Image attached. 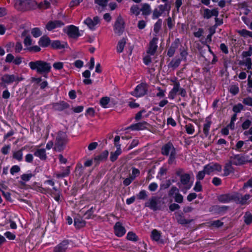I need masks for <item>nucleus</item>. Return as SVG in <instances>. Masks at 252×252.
Segmentation results:
<instances>
[{
	"label": "nucleus",
	"instance_id": "nucleus-1",
	"mask_svg": "<svg viewBox=\"0 0 252 252\" xmlns=\"http://www.w3.org/2000/svg\"><path fill=\"white\" fill-rule=\"evenodd\" d=\"M29 66L32 70H35L37 73L42 74L45 77H47L52 68L50 63L42 60L30 62Z\"/></svg>",
	"mask_w": 252,
	"mask_h": 252
},
{
	"label": "nucleus",
	"instance_id": "nucleus-2",
	"mask_svg": "<svg viewBox=\"0 0 252 252\" xmlns=\"http://www.w3.org/2000/svg\"><path fill=\"white\" fill-rule=\"evenodd\" d=\"M36 1L32 0H15L14 6L20 11H26L31 9H34V5Z\"/></svg>",
	"mask_w": 252,
	"mask_h": 252
},
{
	"label": "nucleus",
	"instance_id": "nucleus-3",
	"mask_svg": "<svg viewBox=\"0 0 252 252\" xmlns=\"http://www.w3.org/2000/svg\"><path fill=\"white\" fill-rule=\"evenodd\" d=\"M67 142L66 134L62 131L59 132L56 138L55 149L56 150H63Z\"/></svg>",
	"mask_w": 252,
	"mask_h": 252
},
{
	"label": "nucleus",
	"instance_id": "nucleus-4",
	"mask_svg": "<svg viewBox=\"0 0 252 252\" xmlns=\"http://www.w3.org/2000/svg\"><path fill=\"white\" fill-rule=\"evenodd\" d=\"M24 80L22 75L18 74H5L2 75L1 78L2 83L4 84H10L13 82L18 83Z\"/></svg>",
	"mask_w": 252,
	"mask_h": 252
},
{
	"label": "nucleus",
	"instance_id": "nucleus-5",
	"mask_svg": "<svg viewBox=\"0 0 252 252\" xmlns=\"http://www.w3.org/2000/svg\"><path fill=\"white\" fill-rule=\"evenodd\" d=\"M192 184V182H190L189 175L186 174L181 176L179 187L182 191L186 193L187 191L191 188Z\"/></svg>",
	"mask_w": 252,
	"mask_h": 252
},
{
	"label": "nucleus",
	"instance_id": "nucleus-6",
	"mask_svg": "<svg viewBox=\"0 0 252 252\" xmlns=\"http://www.w3.org/2000/svg\"><path fill=\"white\" fill-rule=\"evenodd\" d=\"M205 172L207 175H213L221 170V166L216 163H211L205 165L204 167Z\"/></svg>",
	"mask_w": 252,
	"mask_h": 252
},
{
	"label": "nucleus",
	"instance_id": "nucleus-7",
	"mask_svg": "<svg viewBox=\"0 0 252 252\" xmlns=\"http://www.w3.org/2000/svg\"><path fill=\"white\" fill-rule=\"evenodd\" d=\"M147 90V85L145 83H141L136 87L134 90L131 93V94L137 97H141L146 94Z\"/></svg>",
	"mask_w": 252,
	"mask_h": 252
},
{
	"label": "nucleus",
	"instance_id": "nucleus-8",
	"mask_svg": "<svg viewBox=\"0 0 252 252\" xmlns=\"http://www.w3.org/2000/svg\"><path fill=\"white\" fill-rule=\"evenodd\" d=\"M64 31L69 36L72 38H76L79 36V29L73 25H70L67 27Z\"/></svg>",
	"mask_w": 252,
	"mask_h": 252
},
{
	"label": "nucleus",
	"instance_id": "nucleus-9",
	"mask_svg": "<svg viewBox=\"0 0 252 252\" xmlns=\"http://www.w3.org/2000/svg\"><path fill=\"white\" fill-rule=\"evenodd\" d=\"M116 102L112 98L105 96L102 97L100 100V105L104 108H110L114 106Z\"/></svg>",
	"mask_w": 252,
	"mask_h": 252
},
{
	"label": "nucleus",
	"instance_id": "nucleus-10",
	"mask_svg": "<svg viewBox=\"0 0 252 252\" xmlns=\"http://www.w3.org/2000/svg\"><path fill=\"white\" fill-rule=\"evenodd\" d=\"M99 21L98 17L96 16L94 17L93 19L88 17L84 21L83 23L86 24L90 29L94 30L95 29L96 26L98 24Z\"/></svg>",
	"mask_w": 252,
	"mask_h": 252
},
{
	"label": "nucleus",
	"instance_id": "nucleus-11",
	"mask_svg": "<svg viewBox=\"0 0 252 252\" xmlns=\"http://www.w3.org/2000/svg\"><path fill=\"white\" fill-rule=\"evenodd\" d=\"M114 229L115 234L120 237L124 236L126 232L125 228L120 222H117L115 223Z\"/></svg>",
	"mask_w": 252,
	"mask_h": 252
},
{
	"label": "nucleus",
	"instance_id": "nucleus-12",
	"mask_svg": "<svg viewBox=\"0 0 252 252\" xmlns=\"http://www.w3.org/2000/svg\"><path fill=\"white\" fill-rule=\"evenodd\" d=\"M124 21L121 18L119 17L117 19L114 29L116 33L120 35L122 33L124 28Z\"/></svg>",
	"mask_w": 252,
	"mask_h": 252
},
{
	"label": "nucleus",
	"instance_id": "nucleus-13",
	"mask_svg": "<svg viewBox=\"0 0 252 252\" xmlns=\"http://www.w3.org/2000/svg\"><path fill=\"white\" fill-rule=\"evenodd\" d=\"M219 14V11L217 9L210 10L208 8L203 9V16L204 18L209 19L212 16L217 17Z\"/></svg>",
	"mask_w": 252,
	"mask_h": 252
},
{
	"label": "nucleus",
	"instance_id": "nucleus-14",
	"mask_svg": "<svg viewBox=\"0 0 252 252\" xmlns=\"http://www.w3.org/2000/svg\"><path fill=\"white\" fill-rule=\"evenodd\" d=\"M174 87L173 89L169 92L168 97L171 99H173L177 94H179L180 91V83L176 81H174Z\"/></svg>",
	"mask_w": 252,
	"mask_h": 252
},
{
	"label": "nucleus",
	"instance_id": "nucleus-15",
	"mask_svg": "<svg viewBox=\"0 0 252 252\" xmlns=\"http://www.w3.org/2000/svg\"><path fill=\"white\" fill-rule=\"evenodd\" d=\"M63 25H64V23L59 20L50 21L47 24L46 28L48 31H50L56 28L61 27Z\"/></svg>",
	"mask_w": 252,
	"mask_h": 252
},
{
	"label": "nucleus",
	"instance_id": "nucleus-16",
	"mask_svg": "<svg viewBox=\"0 0 252 252\" xmlns=\"http://www.w3.org/2000/svg\"><path fill=\"white\" fill-rule=\"evenodd\" d=\"M158 38L157 37H154L150 41L149 48L147 52L148 54H150L151 55H154L158 47Z\"/></svg>",
	"mask_w": 252,
	"mask_h": 252
},
{
	"label": "nucleus",
	"instance_id": "nucleus-17",
	"mask_svg": "<svg viewBox=\"0 0 252 252\" xmlns=\"http://www.w3.org/2000/svg\"><path fill=\"white\" fill-rule=\"evenodd\" d=\"M151 239L158 243H162L163 241L161 239V233L160 231L155 229L151 231Z\"/></svg>",
	"mask_w": 252,
	"mask_h": 252
},
{
	"label": "nucleus",
	"instance_id": "nucleus-18",
	"mask_svg": "<svg viewBox=\"0 0 252 252\" xmlns=\"http://www.w3.org/2000/svg\"><path fill=\"white\" fill-rule=\"evenodd\" d=\"M237 196L235 195V193L233 194H223L219 197V200L222 203H226L229 202L231 200L235 201V198Z\"/></svg>",
	"mask_w": 252,
	"mask_h": 252
},
{
	"label": "nucleus",
	"instance_id": "nucleus-19",
	"mask_svg": "<svg viewBox=\"0 0 252 252\" xmlns=\"http://www.w3.org/2000/svg\"><path fill=\"white\" fill-rule=\"evenodd\" d=\"M235 195L237 196V197L235 198V201L242 205L246 204L247 201L251 197V196L249 194H246L244 196H240V195L238 193H235Z\"/></svg>",
	"mask_w": 252,
	"mask_h": 252
},
{
	"label": "nucleus",
	"instance_id": "nucleus-20",
	"mask_svg": "<svg viewBox=\"0 0 252 252\" xmlns=\"http://www.w3.org/2000/svg\"><path fill=\"white\" fill-rule=\"evenodd\" d=\"M157 205V198L156 197H152L145 203V206L148 207L154 211L158 209Z\"/></svg>",
	"mask_w": 252,
	"mask_h": 252
},
{
	"label": "nucleus",
	"instance_id": "nucleus-21",
	"mask_svg": "<svg viewBox=\"0 0 252 252\" xmlns=\"http://www.w3.org/2000/svg\"><path fill=\"white\" fill-rule=\"evenodd\" d=\"M68 241H63L56 246L54 249V252H65L68 248Z\"/></svg>",
	"mask_w": 252,
	"mask_h": 252
},
{
	"label": "nucleus",
	"instance_id": "nucleus-22",
	"mask_svg": "<svg viewBox=\"0 0 252 252\" xmlns=\"http://www.w3.org/2000/svg\"><path fill=\"white\" fill-rule=\"evenodd\" d=\"M174 150L173 145L171 143H167L163 146L161 149V153L164 155H168L170 153H174Z\"/></svg>",
	"mask_w": 252,
	"mask_h": 252
},
{
	"label": "nucleus",
	"instance_id": "nucleus-23",
	"mask_svg": "<svg viewBox=\"0 0 252 252\" xmlns=\"http://www.w3.org/2000/svg\"><path fill=\"white\" fill-rule=\"evenodd\" d=\"M147 124L145 122L138 123L132 125H131L128 128H130L133 130H143L146 128Z\"/></svg>",
	"mask_w": 252,
	"mask_h": 252
},
{
	"label": "nucleus",
	"instance_id": "nucleus-24",
	"mask_svg": "<svg viewBox=\"0 0 252 252\" xmlns=\"http://www.w3.org/2000/svg\"><path fill=\"white\" fill-rule=\"evenodd\" d=\"M117 150L115 152H111L110 156V160L112 161H115L118 156L121 155L122 153V150L121 149V144H117L116 145Z\"/></svg>",
	"mask_w": 252,
	"mask_h": 252
},
{
	"label": "nucleus",
	"instance_id": "nucleus-25",
	"mask_svg": "<svg viewBox=\"0 0 252 252\" xmlns=\"http://www.w3.org/2000/svg\"><path fill=\"white\" fill-rule=\"evenodd\" d=\"M52 47L56 49H63L67 47V44L65 42H61L59 40L53 41L51 43Z\"/></svg>",
	"mask_w": 252,
	"mask_h": 252
},
{
	"label": "nucleus",
	"instance_id": "nucleus-26",
	"mask_svg": "<svg viewBox=\"0 0 252 252\" xmlns=\"http://www.w3.org/2000/svg\"><path fill=\"white\" fill-rule=\"evenodd\" d=\"M50 6V2L48 0H45L42 2L38 3L36 2V4L34 5V9L39 8L40 9H47Z\"/></svg>",
	"mask_w": 252,
	"mask_h": 252
},
{
	"label": "nucleus",
	"instance_id": "nucleus-27",
	"mask_svg": "<svg viewBox=\"0 0 252 252\" xmlns=\"http://www.w3.org/2000/svg\"><path fill=\"white\" fill-rule=\"evenodd\" d=\"M211 125V121L210 118H207L205 120V124L203 126V132L206 136L209 133L210 128Z\"/></svg>",
	"mask_w": 252,
	"mask_h": 252
},
{
	"label": "nucleus",
	"instance_id": "nucleus-28",
	"mask_svg": "<svg viewBox=\"0 0 252 252\" xmlns=\"http://www.w3.org/2000/svg\"><path fill=\"white\" fill-rule=\"evenodd\" d=\"M68 106V104L64 102H60L59 103H55L53 105L54 109L58 111H62Z\"/></svg>",
	"mask_w": 252,
	"mask_h": 252
},
{
	"label": "nucleus",
	"instance_id": "nucleus-29",
	"mask_svg": "<svg viewBox=\"0 0 252 252\" xmlns=\"http://www.w3.org/2000/svg\"><path fill=\"white\" fill-rule=\"evenodd\" d=\"M83 76L85 78L83 80L84 84L86 85L91 84L92 83V80L90 79L91 76V72L89 70H86L82 73Z\"/></svg>",
	"mask_w": 252,
	"mask_h": 252
},
{
	"label": "nucleus",
	"instance_id": "nucleus-30",
	"mask_svg": "<svg viewBox=\"0 0 252 252\" xmlns=\"http://www.w3.org/2000/svg\"><path fill=\"white\" fill-rule=\"evenodd\" d=\"M50 40L47 36H42L40 38L38 43L40 46L47 47L50 44Z\"/></svg>",
	"mask_w": 252,
	"mask_h": 252
},
{
	"label": "nucleus",
	"instance_id": "nucleus-31",
	"mask_svg": "<svg viewBox=\"0 0 252 252\" xmlns=\"http://www.w3.org/2000/svg\"><path fill=\"white\" fill-rule=\"evenodd\" d=\"M165 7V5H160L158 7L159 9H155L153 14V18L157 19L159 16H160L161 15L163 11L164 10Z\"/></svg>",
	"mask_w": 252,
	"mask_h": 252
},
{
	"label": "nucleus",
	"instance_id": "nucleus-32",
	"mask_svg": "<svg viewBox=\"0 0 252 252\" xmlns=\"http://www.w3.org/2000/svg\"><path fill=\"white\" fill-rule=\"evenodd\" d=\"M34 156L39 158L41 159H45L46 154L45 149H38L34 154Z\"/></svg>",
	"mask_w": 252,
	"mask_h": 252
},
{
	"label": "nucleus",
	"instance_id": "nucleus-33",
	"mask_svg": "<svg viewBox=\"0 0 252 252\" xmlns=\"http://www.w3.org/2000/svg\"><path fill=\"white\" fill-rule=\"evenodd\" d=\"M143 15H147L150 14L151 9L150 5L147 3H144L140 9Z\"/></svg>",
	"mask_w": 252,
	"mask_h": 252
},
{
	"label": "nucleus",
	"instance_id": "nucleus-34",
	"mask_svg": "<svg viewBox=\"0 0 252 252\" xmlns=\"http://www.w3.org/2000/svg\"><path fill=\"white\" fill-rule=\"evenodd\" d=\"M231 162L234 165H240L243 163L244 160L243 158L237 155L232 158Z\"/></svg>",
	"mask_w": 252,
	"mask_h": 252
},
{
	"label": "nucleus",
	"instance_id": "nucleus-35",
	"mask_svg": "<svg viewBox=\"0 0 252 252\" xmlns=\"http://www.w3.org/2000/svg\"><path fill=\"white\" fill-rule=\"evenodd\" d=\"M232 163L231 162H229L226 164L224 169V175L227 176L230 173L232 172L233 171V168L232 166Z\"/></svg>",
	"mask_w": 252,
	"mask_h": 252
},
{
	"label": "nucleus",
	"instance_id": "nucleus-36",
	"mask_svg": "<svg viewBox=\"0 0 252 252\" xmlns=\"http://www.w3.org/2000/svg\"><path fill=\"white\" fill-rule=\"evenodd\" d=\"M109 153L107 150L104 151L100 155L94 158L95 160L102 161L107 158Z\"/></svg>",
	"mask_w": 252,
	"mask_h": 252
},
{
	"label": "nucleus",
	"instance_id": "nucleus-37",
	"mask_svg": "<svg viewBox=\"0 0 252 252\" xmlns=\"http://www.w3.org/2000/svg\"><path fill=\"white\" fill-rule=\"evenodd\" d=\"M126 43V41L125 39H122L119 41L117 46V51L118 53H121L123 51Z\"/></svg>",
	"mask_w": 252,
	"mask_h": 252
},
{
	"label": "nucleus",
	"instance_id": "nucleus-38",
	"mask_svg": "<svg viewBox=\"0 0 252 252\" xmlns=\"http://www.w3.org/2000/svg\"><path fill=\"white\" fill-rule=\"evenodd\" d=\"M126 238L127 240L132 241H137L138 240L137 236L133 232H128L127 234Z\"/></svg>",
	"mask_w": 252,
	"mask_h": 252
},
{
	"label": "nucleus",
	"instance_id": "nucleus-39",
	"mask_svg": "<svg viewBox=\"0 0 252 252\" xmlns=\"http://www.w3.org/2000/svg\"><path fill=\"white\" fill-rule=\"evenodd\" d=\"M64 63L61 62H56L53 64V68L57 70H61L63 68Z\"/></svg>",
	"mask_w": 252,
	"mask_h": 252
},
{
	"label": "nucleus",
	"instance_id": "nucleus-40",
	"mask_svg": "<svg viewBox=\"0 0 252 252\" xmlns=\"http://www.w3.org/2000/svg\"><path fill=\"white\" fill-rule=\"evenodd\" d=\"M13 158L19 161H21L23 158L22 151L18 150L14 152L13 153Z\"/></svg>",
	"mask_w": 252,
	"mask_h": 252
},
{
	"label": "nucleus",
	"instance_id": "nucleus-41",
	"mask_svg": "<svg viewBox=\"0 0 252 252\" xmlns=\"http://www.w3.org/2000/svg\"><path fill=\"white\" fill-rule=\"evenodd\" d=\"M244 220L247 224L252 222V215L250 213H246L244 216Z\"/></svg>",
	"mask_w": 252,
	"mask_h": 252
},
{
	"label": "nucleus",
	"instance_id": "nucleus-42",
	"mask_svg": "<svg viewBox=\"0 0 252 252\" xmlns=\"http://www.w3.org/2000/svg\"><path fill=\"white\" fill-rule=\"evenodd\" d=\"M181 63V60L179 59H174L172 60V61L169 63V66L173 67L176 68L178 67Z\"/></svg>",
	"mask_w": 252,
	"mask_h": 252
},
{
	"label": "nucleus",
	"instance_id": "nucleus-43",
	"mask_svg": "<svg viewBox=\"0 0 252 252\" xmlns=\"http://www.w3.org/2000/svg\"><path fill=\"white\" fill-rule=\"evenodd\" d=\"M109 0H94V3L101 7L106 6Z\"/></svg>",
	"mask_w": 252,
	"mask_h": 252
},
{
	"label": "nucleus",
	"instance_id": "nucleus-44",
	"mask_svg": "<svg viewBox=\"0 0 252 252\" xmlns=\"http://www.w3.org/2000/svg\"><path fill=\"white\" fill-rule=\"evenodd\" d=\"M33 175L32 173L24 174L21 176V179L25 182H28L30 180Z\"/></svg>",
	"mask_w": 252,
	"mask_h": 252
},
{
	"label": "nucleus",
	"instance_id": "nucleus-45",
	"mask_svg": "<svg viewBox=\"0 0 252 252\" xmlns=\"http://www.w3.org/2000/svg\"><path fill=\"white\" fill-rule=\"evenodd\" d=\"M31 33L34 37H38L41 35L40 30L37 28L33 29L32 30Z\"/></svg>",
	"mask_w": 252,
	"mask_h": 252
},
{
	"label": "nucleus",
	"instance_id": "nucleus-46",
	"mask_svg": "<svg viewBox=\"0 0 252 252\" xmlns=\"http://www.w3.org/2000/svg\"><path fill=\"white\" fill-rule=\"evenodd\" d=\"M161 25H162V20L160 19H159L156 22V23L155 24V25L154 26V30L156 33H158L159 32V31L160 30V29L161 27Z\"/></svg>",
	"mask_w": 252,
	"mask_h": 252
},
{
	"label": "nucleus",
	"instance_id": "nucleus-47",
	"mask_svg": "<svg viewBox=\"0 0 252 252\" xmlns=\"http://www.w3.org/2000/svg\"><path fill=\"white\" fill-rule=\"evenodd\" d=\"M178 222L181 224H186L188 223V220L182 217L181 214H178L176 216Z\"/></svg>",
	"mask_w": 252,
	"mask_h": 252
},
{
	"label": "nucleus",
	"instance_id": "nucleus-48",
	"mask_svg": "<svg viewBox=\"0 0 252 252\" xmlns=\"http://www.w3.org/2000/svg\"><path fill=\"white\" fill-rule=\"evenodd\" d=\"M186 130L188 134H192L194 132V127L193 125L188 124L186 126Z\"/></svg>",
	"mask_w": 252,
	"mask_h": 252
},
{
	"label": "nucleus",
	"instance_id": "nucleus-49",
	"mask_svg": "<svg viewBox=\"0 0 252 252\" xmlns=\"http://www.w3.org/2000/svg\"><path fill=\"white\" fill-rule=\"evenodd\" d=\"M239 91V87L237 85H232L230 87L229 91L231 94H232L234 95L238 94Z\"/></svg>",
	"mask_w": 252,
	"mask_h": 252
},
{
	"label": "nucleus",
	"instance_id": "nucleus-50",
	"mask_svg": "<svg viewBox=\"0 0 252 252\" xmlns=\"http://www.w3.org/2000/svg\"><path fill=\"white\" fill-rule=\"evenodd\" d=\"M140 9L137 5H133L130 8V11L135 15H138L140 13Z\"/></svg>",
	"mask_w": 252,
	"mask_h": 252
},
{
	"label": "nucleus",
	"instance_id": "nucleus-51",
	"mask_svg": "<svg viewBox=\"0 0 252 252\" xmlns=\"http://www.w3.org/2000/svg\"><path fill=\"white\" fill-rule=\"evenodd\" d=\"M243 64H244L248 69H250L252 68V61L251 58H247L243 62Z\"/></svg>",
	"mask_w": 252,
	"mask_h": 252
},
{
	"label": "nucleus",
	"instance_id": "nucleus-52",
	"mask_svg": "<svg viewBox=\"0 0 252 252\" xmlns=\"http://www.w3.org/2000/svg\"><path fill=\"white\" fill-rule=\"evenodd\" d=\"M147 196L146 191L145 190H141L137 194V197L139 199H145Z\"/></svg>",
	"mask_w": 252,
	"mask_h": 252
},
{
	"label": "nucleus",
	"instance_id": "nucleus-53",
	"mask_svg": "<svg viewBox=\"0 0 252 252\" xmlns=\"http://www.w3.org/2000/svg\"><path fill=\"white\" fill-rule=\"evenodd\" d=\"M243 109L242 104L239 103L233 107V110L235 113L240 112Z\"/></svg>",
	"mask_w": 252,
	"mask_h": 252
},
{
	"label": "nucleus",
	"instance_id": "nucleus-54",
	"mask_svg": "<svg viewBox=\"0 0 252 252\" xmlns=\"http://www.w3.org/2000/svg\"><path fill=\"white\" fill-rule=\"evenodd\" d=\"M4 235L7 239L9 240H14L16 238L15 235L9 231L6 232Z\"/></svg>",
	"mask_w": 252,
	"mask_h": 252
},
{
	"label": "nucleus",
	"instance_id": "nucleus-55",
	"mask_svg": "<svg viewBox=\"0 0 252 252\" xmlns=\"http://www.w3.org/2000/svg\"><path fill=\"white\" fill-rule=\"evenodd\" d=\"M83 1V0H72L69 4V7H74V6H77L82 1Z\"/></svg>",
	"mask_w": 252,
	"mask_h": 252
},
{
	"label": "nucleus",
	"instance_id": "nucleus-56",
	"mask_svg": "<svg viewBox=\"0 0 252 252\" xmlns=\"http://www.w3.org/2000/svg\"><path fill=\"white\" fill-rule=\"evenodd\" d=\"M193 189L197 192L200 191L202 190V186L200 181H197L195 183V185L193 188Z\"/></svg>",
	"mask_w": 252,
	"mask_h": 252
},
{
	"label": "nucleus",
	"instance_id": "nucleus-57",
	"mask_svg": "<svg viewBox=\"0 0 252 252\" xmlns=\"http://www.w3.org/2000/svg\"><path fill=\"white\" fill-rule=\"evenodd\" d=\"M20 170V168L18 165H14L10 169V173L14 175L15 173L19 172Z\"/></svg>",
	"mask_w": 252,
	"mask_h": 252
},
{
	"label": "nucleus",
	"instance_id": "nucleus-58",
	"mask_svg": "<svg viewBox=\"0 0 252 252\" xmlns=\"http://www.w3.org/2000/svg\"><path fill=\"white\" fill-rule=\"evenodd\" d=\"M205 174H206V172H205V170L204 169L203 171H200L198 173L196 176L197 179L199 181L202 180Z\"/></svg>",
	"mask_w": 252,
	"mask_h": 252
},
{
	"label": "nucleus",
	"instance_id": "nucleus-59",
	"mask_svg": "<svg viewBox=\"0 0 252 252\" xmlns=\"http://www.w3.org/2000/svg\"><path fill=\"white\" fill-rule=\"evenodd\" d=\"M150 54H148L146 55L143 59L144 63L145 64L148 65L151 62L152 60L151 56Z\"/></svg>",
	"mask_w": 252,
	"mask_h": 252
},
{
	"label": "nucleus",
	"instance_id": "nucleus-60",
	"mask_svg": "<svg viewBox=\"0 0 252 252\" xmlns=\"http://www.w3.org/2000/svg\"><path fill=\"white\" fill-rule=\"evenodd\" d=\"M158 187V185L156 183H152L149 186V189L150 191H155Z\"/></svg>",
	"mask_w": 252,
	"mask_h": 252
},
{
	"label": "nucleus",
	"instance_id": "nucleus-61",
	"mask_svg": "<svg viewBox=\"0 0 252 252\" xmlns=\"http://www.w3.org/2000/svg\"><path fill=\"white\" fill-rule=\"evenodd\" d=\"M94 110L93 108H89L86 110V115L90 117H93L94 116Z\"/></svg>",
	"mask_w": 252,
	"mask_h": 252
},
{
	"label": "nucleus",
	"instance_id": "nucleus-62",
	"mask_svg": "<svg viewBox=\"0 0 252 252\" xmlns=\"http://www.w3.org/2000/svg\"><path fill=\"white\" fill-rule=\"evenodd\" d=\"M244 134L246 136H249V140L252 142V126L248 130H246Z\"/></svg>",
	"mask_w": 252,
	"mask_h": 252
},
{
	"label": "nucleus",
	"instance_id": "nucleus-63",
	"mask_svg": "<svg viewBox=\"0 0 252 252\" xmlns=\"http://www.w3.org/2000/svg\"><path fill=\"white\" fill-rule=\"evenodd\" d=\"M98 146V143L96 142H94L90 143L88 146V150L89 151H93Z\"/></svg>",
	"mask_w": 252,
	"mask_h": 252
},
{
	"label": "nucleus",
	"instance_id": "nucleus-64",
	"mask_svg": "<svg viewBox=\"0 0 252 252\" xmlns=\"http://www.w3.org/2000/svg\"><path fill=\"white\" fill-rule=\"evenodd\" d=\"M243 102L247 105L252 106V98L251 97H247L244 99Z\"/></svg>",
	"mask_w": 252,
	"mask_h": 252
}]
</instances>
